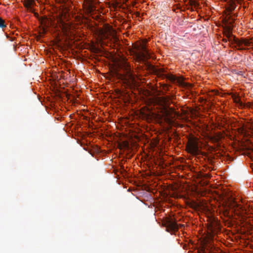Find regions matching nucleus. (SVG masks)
<instances>
[{
	"instance_id": "obj_1",
	"label": "nucleus",
	"mask_w": 253,
	"mask_h": 253,
	"mask_svg": "<svg viewBox=\"0 0 253 253\" xmlns=\"http://www.w3.org/2000/svg\"><path fill=\"white\" fill-rule=\"evenodd\" d=\"M118 66L119 70L116 72L117 75L129 84H134L135 76L127 61L123 59L118 63Z\"/></svg>"
},
{
	"instance_id": "obj_2",
	"label": "nucleus",
	"mask_w": 253,
	"mask_h": 253,
	"mask_svg": "<svg viewBox=\"0 0 253 253\" xmlns=\"http://www.w3.org/2000/svg\"><path fill=\"white\" fill-rule=\"evenodd\" d=\"M163 225L166 228V231L174 233L178 230L179 226L182 227V224L178 225L176 221L172 217H167L163 221Z\"/></svg>"
},
{
	"instance_id": "obj_3",
	"label": "nucleus",
	"mask_w": 253,
	"mask_h": 253,
	"mask_svg": "<svg viewBox=\"0 0 253 253\" xmlns=\"http://www.w3.org/2000/svg\"><path fill=\"white\" fill-rule=\"evenodd\" d=\"M136 49L135 55L138 60L145 61L151 57L150 53L144 44H140Z\"/></svg>"
},
{
	"instance_id": "obj_4",
	"label": "nucleus",
	"mask_w": 253,
	"mask_h": 253,
	"mask_svg": "<svg viewBox=\"0 0 253 253\" xmlns=\"http://www.w3.org/2000/svg\"><path fill=\"white\" fill-rule=\"evenodd\" d=\"M236 0H227L226 11L228 13L227 14L225 18V23L227 22L228 21H230L233 18L232 16L231 15V13L236 8Z\"/></svg>"
},
{
	"instance_id": "obj_5",
	"label": "nucleus",
	"mask_w": 253,
	"mask_h": 253,
	"mask_svg": "<svg viewBox=\"0 0 253 253\" xmlns=\"http://www.w3.org/2000/svg\"><path fill=\"white\" fill-rule=\"evenodd\" d=\"M233 42L238 46L239 50H246L243 45L246 46H250L253 45V43L250 40L247 39L242 38L240 39L236 38L235 37L233 38Z\"/></svg>"
},
{
	"instance_id": "obj_6",
	"label": "nucleus",
	"mask_w": 253,
	"mask_h": 253,
	"mask_svg": "<svg viewBox=\"0 0 253 253\" xmlns=\"http://www.w3.org/2000/svg\"><path fill=\"white\" fill-rule=\"evenodd\" d=\"M230 209H233L234 211H236V210L238 211H239V210L243 211V210L242 207L239 204H238L236 202V201L234 200H233L230 202V203L228 205V209L226 208L224 210V215H227L229 214Z\"/></svg>"
},
{
	"instance_id": "obj_7",
	"label": "nucleus",
	"mask_w": 253,
	"mask_h": 253,
	"mask_svg": "<svg viewBox=\"0 0 253 253\" xmlns=\"http://www.w3.org/2000/svg\"><path fill=\"white\" fill-rule=\"evenodd\" d=\"M232 28L230 27H228L227 26V29L224 32V35L228 39V42L231 44H234V42H233V38L235 37L232 35Z\"/></svg>"
},
{
	"instance_id": "obj_8",
	"label": "nucleus",
	"mask_w": 253,
	"mask_h": 253,
	"mask_svg": "<svg viewBox=\"0 0 253 253\" xmlns=\"http://www.w3.org/2000/svg\"><path fill=\"white\" fill-rule=\"evenodd\" d=\"M23 4L28 11L31 12H34L33 7L36 5V2L34 0H24Z\"/></svg>"
},
{
	"instance_id": "obj_9",
	"label": "nucleus",
	"mask_w": 253,
	"mask_h": 253,
	"mask_svg": "<svg viewBox=\"0 0 253 253\" xmlns=\"http://www.w3.org/2000/svg\"><path fill=\"white\" fill-rule=\"evenodd\" d=\"M188 148L189 151L190 153L193 154H196L197 153V154L198 153V143L197 144L195 141H193L190 142L189 144Z\"/></svg>"
},
{
	"instance_id": "obj_10",
	"label": "nucleus",
	"mask_w": 253,
	"mask_h": 253,
	"mask_svg": "<svg viewBox=\"0 0 253 253\" xmlns=\"http://www.w3.org/2000/svg\"><path fill=\"white\" fill-rule=\"evenodd\" d=\"M189 2L191 5L194 6L195 7H197L199 5V2L195 0H190Z\"/></svg>"
},
{
	"instance_id": "obj_11",
	"label": "nucleus",
	"mask_w": 253,
	"mask_h": 253,
	"mask_svg": "<svg viewBox=\"0 0 253 253\" xmlns=\"http://www.w3.org/2000/svg\"><path fill=\"white\" fill-rule=\"evenodd\" d=\"M235 20V18H233L232 20L228 21V22L226 23V24L227 25V27H230L231 28H232Z\"/></svg>"
},
{
	"instance_id": "obj_12",
	"label": "nucleus",
	"mask_w": 253,
	"mask_h": 253,
	"mask_svg": "<svg viewBox=\"0 0 253 253\" xmlns=\"http://www.w3.org/2000/svg\"><path fill=\"white\" fill-rule=\"evenodd\" d=\"M220 139V136L218 135L217 136H214L212 137L211 140L214 142H218Z\"/></svg>"
},
{
	"instance_id": "obj_13",
	"label": "nucleus",
	"mask_w": 253,
	"mask_h": 253,
	"mask_svg": "<svg viewBox=\"0 0 253 253\" xmlns=\"http://www.w3.org/2000/svg\"><path fill=\"white\" fill-rule=\"evenodd\" d=\"M6 27L5 21L1 17H0V28H3Z\"/></svg>"
},
{
	"instance_id": "obj_14",
	"label": "nucleus",
	"mask_w": 253,
	"mask_h": 253,
	"mask_svg": "<svg viewBox=\"0 0 253 253\" xmlns=\"http://www.w3.org/2000/svg\"><path fill=\"white\" fill-rule=\"evenodd\" d=\"M167 78H168L170 81H171L172 82H174L176 80V77L172 75H169L168 77L167 76Z\"/></svg>"
},
{
	"instance_id": "obj_15",
	"label": "nucleus",
	"mask_w": 253,
	"mask_h": 253,
	"mask_svg": "<svg viewBox=\"0 0 253 253\" xmlns=\"http://www.w3.org/2000/svg\"><path fill=\"white\" fill-rule=\"evenodd\" d=\"M164 120H165V122L167 123V124L168 122L169 124L171 123V121L168 118V113L167 112L166 113V116L165 117Z\"/></svg>"
},
{
	"instance_id": "obj_16",
	"label": "nucleus",
	"mask_w": 253,
	"mask_h": 253,
	"mask_svg": "<svg viewBox=\"0 0 253 253\" xmlns=\"http://www.w3.org/2000/svg\"><path fill=\"white\" fill-rule=\"evenodd\" d=\"M148 67L150 68V70H151L153 72H155V68L154 66L149 64Z\"/></svg>"
},
{
	"instance_id": "obj_17",
	"label": "nucleus",
	"mask_w": 253,
	"mask_h": 253,
	"mask_svg": "<svg viewBox=\"0 0 253 253\" xmlns=\"http://www.w3.org/2000/svg\"><path fill=\"white\" fill-rule=\"evenodd\" d=\"M223 41L224 42H227L228 41V39L227 38H225V39H223Z\"/></svg>"
},
{
	"instance_id": "obj_18",
	"label": "nucleus",
	"mask_w": 253,
	"mask_h": 253,
	"mask_svg": "<svg viewBox=\"0 0 253 253\" xmlns=\"http://www.w3.org/2000/svg\"><path fill=\"white\" fill-rule=\"evenodd\" d=\"M239 131L243 132L244 131V128L243 127H241L239 129Z\"/></svg>"
},
{
	"instance_id": "obj_19",
	"label": "nucleus",
	"mask_w": 253,
	"mask_h": 253,
	"mask_svg": "<svg viewBox=\"0 0 253 253\" xmlns=\"http://www.w3.org/2000/svg\"><path fill=\"white\" fill-rule=\"evenodd\" d=\"M233 16H235V17H237V14H234Z\"/></svg>"
}]
</instances>
